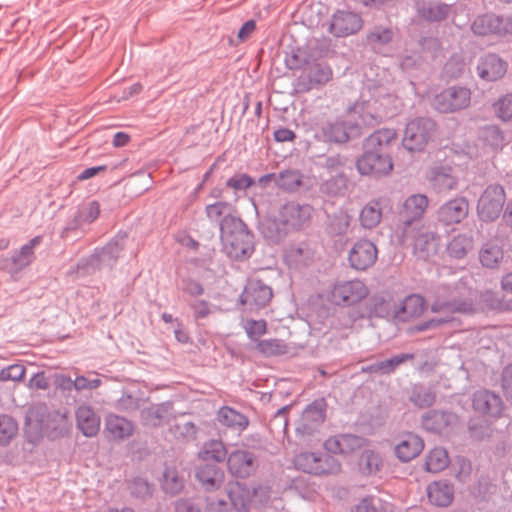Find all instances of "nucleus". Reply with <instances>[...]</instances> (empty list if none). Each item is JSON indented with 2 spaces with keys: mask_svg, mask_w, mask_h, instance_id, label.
Here are the masks:
<instances>
[{
  "mask_svg": "<svg viewBox=\"0 0 512 512\" xmlns=\"http://www.w3.org/2000/svg\"><path fill=\"white\" fill-rule=\"evenodd\" d=\"M396 136L394 129L383 128L365 139L364 153L356 161V168L361 175L380 177L392 171L393 162L389 146Z\"/></svg>",
  "mask_w": 512,
  "mask_h": 512,
  "instance_id": "f257e3e1",
  "label": "nucleus"
},
{
  "mask_svg": "<svg viewBox=\"0 0 512 512\" xmlns=\"http://www.w3.org/2000/svg\"><path fill=\"white\" fill-rule=\"evenodd\" d=\"M219 229L223 250L230 259L244 261L251 257L255 250L254 234L240 217L227 214Z\"/></svg>",
  "mask_w": 512,
  "mask_h": 512,
  "instance_id": "f03ea898",
  "label": "nucleus"
},
{
  "mask_svg": "<svg viewBox=\"0 0 512 512\" xmlns=\"http://www.w3.org/2000/svg\"><path fill=\"white\" fill-rule=\"evenodd\" d=\"M429 199L424 194H413L405 199L397 215V231L400 238L407 239L422 225Z\"/></svg>",
  "mask_w": 512,
  "mask_h": 512,
  "instance_id": "7ed1b4c3",
  "label": "nucleus"
},
{
  "mask_svg": "<svg viewBox=\"0 0 512 512\" xmlns=\"http://www.w3.org/2000/svg\"><path fill=\"white\" fill-rule=\"evenodd\" d=\"M436 122L429 117L410 120L405 128L402 145L410 152H421L436 132Z\"/></svg>",
  "mask_w": 512,
  "mask_h": 512,
  "instance_id": "20e7f679",
  "label": "nucleus"
},
{
  "mask_svg": "<svg viewBox=\"0 0 512 512\" xmlns=\"http://www.w3.org/2000/svg\"><path fill=\"white\" fill-rule=\"evenodd\" d=\"M506 201L505 189L502 185L489 184L480 195L476 211L479 219L485 223L494 222L499 218Z\"/></svg>",
  "mask_w": 512,
  "mask_h": 512,
  "instance_id": "39448f33",
  "label": "nucleus"
},
{
  "mask_svg": "<svg viewBox=\"0 0 512 512\" xmlns=\"http://www.w3.org/2000/svg\"><path fill=\"white\" fill-rule=\"evenodd\" d=\"M361 134V124L357 121L335 119L323 123L320 127L323 141L330 144H345L352 138L360 137Z\"/></svg>",
  "mask_w": 512,
  "mask_h": 512,
  "instance_id": "423d86ee",
  "label": "nucleus"
},
{
  "mask_svg": "<svg viewBox=\"0 0 512 512\" xmlns=\"http://www.w3.org/2000/svg\"><path fill=\"white\" fill-rule=\"evenodd\" d=\"M470 101V89L462 86H451L435 95L432 106L440 113H453L467 108Z\"/></svg>",
  "mask_w": 512,
  "mask_h": 512,
  "instance_id": "0eeeda50",
  "label": "nucleus"
},
{
  "mask_svg": "<svg viewBox=\"0 0 512 512\" xmlns=\"http://www.w3.org/2000/svg\"><path fill=\"white\" fill-rule=\"evenodd\" d=\"M259 466V457L249 449H235L228 455V471L237 479L244 480L256 475Z\"/></svg>",
  "mask_w": 512,
  "mask_h": 512,
  "instance_id": "6e6552de",
  "label": "nucleus"
},
{
  "mask_svg": "<svg viewBox=\"0 0 512 512\" xmlns=\"http://www.w3.org/2000/svg\"><path fill=\"white\" fill-rule=\"evenodd\" d=\"M327 402L321 397L309 403L303 410L296 432L302 436H311L319 431L326 419Z\"/></svg>",
  "mask_w": 512,
  "mask_h": 512,
  "instance_id": "1a4fd4ad",
  "label": "nucleus"
},
{
  "mask_svg": "<svg viewBox=\"0 0 512 512\" xmlns=\"http://www.w3.org/2000/svg\"><path fill=\"white\" fill-rule=\"evenodd\" d=\"M369 294L366 284L358 279L338 281L331 291V301L336 305L352 306L365 299Z\"/></svg>",
  "mask_w": 512,
  "mask_h": 512,
  "instance_id": "9d476101",
  "label": "nucleus"
},
{
  "mask_svg": "<svg viewBox=\"0 0 512 512\" xmlns=\"http://www.w3.org/2000/svg\"><path fill=\"white\" fill-rule=\"evenodd\" d=\"M273 297L272 288L260 279L247 281L239 301L250 311H258L266 307Z\"/></svg>",
  "mask_w": 512,
  "mask_h": 512,
  "instance_id": "9b49d317",
  "label": "nucleus"
},
{
  "mask_svg": "<svg viewBox=\"0 0 512 512\" xmlns=\"http://www.w3.org/2000/svg\"><path fill=\"white\" fill-rule=\"evenodd\" d=\"M28 419L36 421L41 429L51 430L55 436H63L68 432L66 416L59 411L50 412L45 404L30 408Z\"/></svg>",
  "mask_w": 512,
  "mask_h": 512,
  "instance_id": "f8f14e48",
  "label": "nucleus"
},
{
  "mask_svg": "<svg viewBox=\"0 0 512 512\" xmlns=\"http://www.w3.org/2000/svg\"><path fill=\"white\" fill-rule=\"evenodd\" d=\"M312 207L308 204H300L296 201H289L282 204L278 214L282 221L291 231L303 229L310 221Z\"/></svg>",
  "mask_w": 512,
  "mask_h": 512,
  "instance_id": "ddd939ff",
  "label": "nucleus"
},
{
  "mask_svg": "<svg viewBox=\"0 0 512 512\" xmlns=\"http://www.w3.org/2000/svg\"><path fill=\"white\" fill-rule=\"evenodd\" d=\"M377 257L376 245L368 239H360L350 249L348 261L354 270L366 271L375 264Z\"/></svg>",
  "mask_w": 512,
  "mask_h": 512,
  "instance_id": "4468645a",
  "label": "nucleus"
},
{
  "mask_svg": "<svg viewBox=\"0 0 512 512\" xmlns=\"http://www.w3.org/2000/svg\"><path fill=\"white\" fill-rule=\"evenodd\" d=\"M362 27L363 19L358 13L337 10L331 17L329 31L335 37H347L356 34Z\"/></svg>",
  "mask_w": 512,
  "mask_h": 512,
  "instance_id": "2eb2a0df",
  "label": "nucleus"
},
{
  "mask_svg": "<svg viewBox=\"0 0 512 512\" xmlns=\"http://www.w3.org/2000/svg\"><path fill=\"white\" fill-rule=\"evenodd\" d=\"M469 213V201L458 196L443 203L437 210V221L445 226L461 223Z\"/></svg>",
  "mask_w": 512,
  "mask_h": 512,
  "instance_id": "dca6fc26",
  "label": "nucleus"
},
{
  "mask_svg": "<svg viewBox=\"0 0 512 512\" xmlns=\"http://www.w3.org/2000/svg\"><path fill=\"white\" fill-rule=\"evenodd\" d=\"M409 240L413 241L414 253L423 260H428L438 252L439 235L424 226H420L413 236L407 239L401 238L402 242Z\"/></svg>",
  "mask_w": 512,
  "mask_h": 512,
  "instance_id": "f3484780",
  "label": "nucleus"
},
{
  "mask_svg": "<svg viewBox=\"0 0 512 512\" xmlns=\"http://www.w3.org/2000/svg\"><path fill=\"white\" fill-rule=\"evenodd\" d=\"M415 11L420 19L428 23H441L450 17L452 5L441 0H417Z\"/></svg>",
  "mask_w": 512,
  "mask_h": 512,
  "instance_id": "a211bd4d",
  "label": "nucleus"
},
{
  "mask_svg": "<svg viewBox=\"0 0 512 512\" xmlns=\"http://www.w3.org/2000/svg\"><path fill=\"white\" fill-rule=\"evenodd\" d=\"M398 303L390 292L383 291L373 294L366 302L368 317L397 319Z\"/></svg>",
  "mask_w": 512,
  "mask_h": 512,
  "instance_id": "6ab92c4d",
  "label": "nucleus"
},
{
  "mask_svg": "<svg viewBox=\"0 0 512 512\" xmlns=\"http://www.w3.org/2000/svg\"><path fill=\"white\" fill-rule=\"evenodd\" d=\"M471 31L477 36H505L507 28L504 26V17L493 12H487L475 17L471 24Z\"/></svg>",
  "mask_w": 512,
  "mask_h": 512,
  "instance_id": "aec40b11",
  "label": "nucleus"
},
{
  "mask_svg": "<svg viewBox=\"0 0 512 512\" xmlns=\"http://www.w3.org/2000/svg\"><path fill=\"white\" fill-rule=\"evenodd\" d=\"M368 444L365 437L355 434H338L328 438L324 442V448L332 454L348 455L362 449Z\"/></svg>",
  "mask_w": 512,
  "mask_h": 512,
  "instance_id": "412c9836",
  "label": "nucleus"
},
{
  "mask_svg": "<svg viewBox=\"0 0 512 512\" xmlns=\"http://www.w3.org/2000/svg\"><path fill=\"white\" fill-rule=\"evenodd\" d=\"M315 251L306 241L290 244L284 251V262L290 269H301L312 264Z\"/></svg>",
  "mask_w": 512,
  "mask_h": 512,
  "instance_id": "4be33fe9",
  "label": "nucleus"
},
{
  "mask_svg": "<svg viewBox=\"0 0 512 512\" xmlns=\"http://www.w3.org/2000/svg\"><path fill=\"white\" fill-rule=\"evenodd\" d=\"M472 407L482 415L498 417L503 411V401L498 394L481 389L473 393Z\"/></svg>",
  "mask_w": 512,
  "mask_h": 512,
  "instance_id": "5701e85b",
  "label": "nucleus"
},
{
  "mask_svg": "<svg viewBox=\"0 0 512 512\" xmlns=\"http://www.w3.org/2000/svg\"><path fill=\"white\" fill-rule=\"evenodd\" d=\"M478 76L487 82L497 81L502 78L507 71V63L497 54L488 53L480 57L477 63Z\"/></svg>",
  "mask_w": 512,
  "mask_h": 512,
  "instance_id": "b1692460",
  "label": "nucleus"
},
{
  "mask_svg": "<svg viewBox=\"0 0 512 512\" xmlns=\"http://www.w3.org/2000/svg\"><path fill=\"white\" fill-rule=\"evenodd\" d=\"M195 478L205 491H215L223 484L224 472L216 463H201L196 467Z\"/></svg>",
  "mask_w": 512,
  "mask_h": 512,
  "instance_id": "393cba45",
  "label": "nucleus"
},
{
  "mask_svg": "<svg viewBox=\"0 0 512 512\" xmlns=\"http://www.w3.org/2000/svg\"><path fill=\"white\" fill-rule=\"evenodd\" d=\"M429 502L437 507H448L454 500V485L447 479L433 481L427 486Z\"/></svg>",
  "mask_w": 512,
  "mask_h": 512,
  "instance_id": "a878e982",
  "label": "nucleus"
},
{
  "mask_svg": "<svg viewBox=\"0 0 512 512\" xmlns=\"http://www.w3.org/2000/svg\"><path fill=\"white\" fill-rule=\"evenodd\" d=\"M424 448L423 439L413 433L404 434L399 443L395 446L397 458L404 463L416 458Z\"/></svg>",
  "mask_w": 512,
  "mask_h": 512,
  "instance_id": "bb28decb",
  "label": "nucleus"
},
{
  "mask_svg": "<svg viewBox=\"0 0 512 512\" xmlns=\"http://www.w3.org/2000/svg\"><path fill=\"white\" fill-rule=\"evenodd\" d=\"M259 230L266 240L274 244L281 242L290 233L278 213L263 219L259 224Z\"/></svg>",
  "mask_w": 512,
  "mask_h": 512,
  "instance_id": "cd10ccee",
  "label": "nucleus"
},
{
  "mask_svg": "<svg viewBox=\"0 0 512 512\" xmlns=\"http://www.w3.org/2000/svg\"><path fill=\"white\" fill-rule=\"evenodd\" d=\"M76 421L78 429L86 437H94L100 430V417L88 405H81L77 408Z\"/></svg>",
  "mask_w": 512,
  "mask_h": 512,
  "instance_id": "c85d7f7f",
  "label": "nucleus"
},
{
  "mask_svg": "<svg viewBox=\"0 0 512 512\" xmlns=\"http://www.w3.org/2000/svg\"><path fill=\"white\" fill-rule=\"evenodd\" d=\"M426 309V300L420 294L406 296L397 306V319L408 321L411 318L419 317Z\"/></svg>",
  "mask_w": 512,
  "mask_h": 512,
  "instance_id": "c756f323",
  "label": "nucleus"
},
{
  "mask_svg": "<svg viewBox=\"0 0 512 512\" xmlns=\"http://www.w3.org/2000/svg\"><path fill=\"white\" fill-rule=\"evenodd\" d=\"M453 168L448 165L433 167L430 175V182L433 188L441 193L457 188L458 179L452 174Z\"/></svg>",
  "mask_w": 512,
  "mask_h": 512,
  "instance_id": "7c9ffc66",
  "label": "nucleus"
},
{
  "mask_svg": "<svg viewBox=\"0 0 512 512\" xmlns=\"http://www.w3.org/2000/svg\"><path fill=\"white\" fill-rule=\"evenodd\" d=\"M126 238L125 232H119L104 247L95 250L103 267H112L117 262L120 253L124 250Z\"/></svg>",
  "mask_w": 512,
  "mask_h": 512,
  "instance_id": "2f4dec72",
  "label": "nucleus"
},
{
  "mask_svg": "<svg viewBox=\"0 0 512 512\" xmlns=\"http://www.w3.org/2000/svg\"><path fill=\"white\" fill-rule=\"evenodd\" d=\"M434 313H472L474 311L473 300L469 297H453L449 300H436L431 305Z\"/></svg>",
  "mask_w": 512,
  "mask_h": 512,
  "instance_id": "473e14b6",
  "label": "nucleus"
},
{
  "mask_svg": "<svg viewBox=\"0 0 512 512\" xmlns=\"http://www.w3.org/2000/svg\"><path fill=\"white\" fill-rule=\"evenodd\" d=\"M452 418V413L433 409L422 416L421 425L427 431L441 433L451 424Z\"/></svg>",
  "mask_w": 512,
  "mask_h": 512,
  "instance_id": "72a5a7b5",
  "label": "nucleus"
},
{
  "mask_svg": "<svg viewBox=\"0 0 512 512\" xmlns=\"http://www.w3.org/2000/svg\"><path fill=\"white\" fill-rule=\"evenodd\" d=\"M42 241L43 237L41 235H37L12 253L13 262L17 266L19 272L34 262L36 259L35 248L39 246Z\"/></svg>",
  "mask_w": 512,
  "mask_h": 512,
  "instance_id": "f704fd0d",
  "label": "nucleus"
},
{
  "mask_svg": "<svg viewBox=\"0 0 512 512\" xmlns=\"http://www.w3.org/2000/svg\"><path fill=\"white\" fill-rule=\"evenodd\" d=\"M436 391L433 387L423 383H415L409 392V401L416 407L424 409L431 407L436 402Z\"/></svg>",
  "mask_w": 512,
  "mask_h": 512,
  "instance_id": "c9c22d12",
  "label": "nucleus"
},
{
  "mask_svg": "<svg viewBox=\"0 0 512 512\" xmlns=\"http://www.w3.org/2000/svg\"><path fill=\"white\" fill-rule=\"evenodd\" d=\"M217 419L222 425L240 432L249 425V419L246 415L228 406L219 409Z\"/></svg>",
  "mask_w": 512,
  "mask_h": 512,
  "instance_id": "e433bc0d",
  "label": "nucleus"
},
{
  "mask_svg": "<svg viewBox=\"0 0 512 512\" xmlns=\"http://www.w3.org/2000/svg\"><path fill=\"white\" fill-rule=\"evenodd\" d=\"M105 430L112 439H124L132 435L133 425L126 418L109 415L105 421Z\"/></svg>",
  "mask_w": 512,
  "mask_h": 512,
  "instance_id": "4c0bfd02",
  "label": "nucleus"
},
{
  "mask_svg": "<svg viewBox=\"0 0 512 512\" xmlns=\"http://www.w3.org/2000/svg\"><path fill=\"white\" fill-rule=\"evenodd\" d=\"M348 112L357 115L361 124L367 127H373L381 121V116L375 113L370 100L356 101L348 108Z\"/></svg>",
  "mask_w": 512,
  "mask_h": 512,
  "instance_id": "58836bf2",
  "label": "nucleus"
},
{
  "mask_svg": "<svg viewBox=\"0 0 512 512\" xmlns=\"http://www.w3.org/2000/svg\"><path fill=\"white\" fill-rule=\"evenodd\" d=\"M383 201V198L371 200L362 208L359 219L364 228L371 229L380 223Z\"/></svg>",
  "mask_w": 512,
  "mask_h": 512,
  "instance_id": "ea45409f",
  "label": "nucleus"
},
{
  "mask_svg": "<svg viewBox=\"0 0 512 512\" xmlns=\"http://www.w3.org/2000/svg\"><path fill=\"white\" fill-rule=\"evenodd\" d=\"M474 241L471 236L458 234L454 236L446 247V252L453 259H463L473 249Z\"/></svg>",
  "mask_w": 512,
  "mask_h": 512,
  "instance_id": "a19ab883",
  "label": "nucleus"
},
{
  "mask_svg": "<svg viewBox=\"0 0 512 512\" xmlns=\"http://www.w3.org/2000/svg\"><path fill=\"white\" fill-rule=\"evenodd\" d=\"M349 225L350 216L346 212L340 210L332 215H328L325 231L331 237L343 236L346 234Z\"/></svg>",
  "mask_w": 512,
  "mask_h": 512,
  "instance_id": "79ce46f5",
  "label": "nucleus"
},
{
  "mask_svg": "<svg viewBox=\"0 0 512 512\" xmlns=\"http://www.w3.org/2000/svg\"><path fill=\"white\" fill-rule=\"evenodd\" d=\"M504 257L503 249L494 243L487 242L479 252V260L482 266L494 269L499 266Z\"/></svg>",
  "mask_w": 512,
  "mask_h": 512,
  "instance_id": "37998d69",
  "label": "nucleus"
},
{
  "mask_svg": "<svg viewBox=\"0 0 512 512\" xmlns=\"http://www.w3.org/2000/svg\"><path fill=\"white\" fill-rule=\"evenodd\" d=\"M161 487L166 494H179L184 488V479L175 467H166L163 471Z\"/></svg>",
  "mask_w": 512,
  "mask_h": 512,
  "instance_id": "c03bdc74",
  "label": "nucleus"
},
{
  "mask_svg": "<svg viewBox=\"0 0 512 512\" xmlns=\"http://www.w3.org/2000/svg\"><path fill=\"white\" fill-rule=\"evenodd\" d=\"M479 139L494 150L505 145L504 132L497 125H485L479 130Z\"/></svg>",
  "mask_w": 512,
  "mask_h": 512,
  "instance_id": "a18cd8bd",
  "label": "nucleus"
},
{
  "mask_svg": "<svg viewBox=\"0 0 512 512\" xmlns=\"http://www.w3.org/2000/svg\"><path fill=\"white\" fill-rule=\"evenodd\" d=\"M255 349L264 357H277L289 352V346L282 339L258 340Z\"/></svg>",
  "mask_w": 512,
  "mask_h": 512,
  "instance_id": "49530a36",
  "label": "nucleus"
},
{
  "mask_svg": "<svg viewBox=\"0 0 512 512\" xmlns=\"http://www.w3.org/2000/svg\"><path fill=\"white\" fill-rule=\"evenodd\" d=\"M303 184V175L299 170L287 169L279 172L276 179V187L295 192Z\"/></svg>",
  "mask_w": 512,
  "mask_h": 512,
  "instance_id": "de8ad7c7",
  "label": "nucleus"
},
{
  "mask_svg": "<svg viewBox=\"0 0 512 512\" xmlns=\"http://www.w3.org/2000/svg\"><path fill=\"white\" fill-rule=\"evenodd\" d=\"M393 38L394 32L392 28L376 25L367 32L365 40L368 45L376 48L377 46L389 44Z\"/></svg>",
  "mask_w": 512,
  "mask_h": 512,
  "instance_id": "09e8293b",
  "label": "nucleus"
},
{
  "mask_svg": "<svg viewBox=\"0 0 512 512\" xmlns=\"http://www.w3.org/2000/svg\"><path fill=\"white\" fill-rule=\"evenodd\" d=\"M449 465L448 452L442 447L432 449L426 457L425 467L428 472L437 473Z\"/></svg>",
  "mask_w": 512,
  "mask_h": 512,
  "instance_id": "8fccbe9b",
  "label": "nucleus"
},
{
  "mask_svg": "<svg viewBox=\"0 0 512 512\" xmlns=\"http://www.w3.org/2000/svg\"><path fill=\"white\" fill-rule=\"evenodd\" d=\"M229 504L231 509L234 508L237 512H249L251 508L252 498L250 491L247 488L238 487L231 489L228 492Z\"/></svg>",
  "mask_w": 512,
  "mask_h": 512,
  "instance_id": "3c124183",
  "label": "nucleus"
},
{
  "mask_svg": "<svg viewBox=\"0 0 512 512\" xmlns=\"http://www.w3.org/2000/svg\"><path fill=\"white\" fill-rule=\"evenodd\" d=\"M128 489L132 497L141 500L151 498L154 493V485L140 476L134 477L128 482Z\"/></svg>",
  "mask_w": 512,
  "mask_h": 512,
  "instance_id": "603ef678",
  "label": "nucleus"
},
{
  "mask_svg": "<svg viewBox=\"0 0 512 512\" xmlns=\"http://www.w3.org/2000/svg\"><path fill=\"white\" fill-rule=\"evenodd\" d=\"M359 466L363 474H376L382 466V458L374 450H364L359 459Z\"/></svg>",
  "mask_w": 512,
  "mask_h": 512,
  "instance_id": "864d4df0",
  "label": "nucleus"
},
{
  "mask_svg": "<svg viewBox=\"0 0 512 512\" xmlns=\"http://www.w3.org/2000/svg\"><path fill=\"white\" fill-rule=\"evenodd\" d=\"M18 433V423L10 415H0V445L7 446Z\"/></svg>",
  "mask_w": 512,
  "mask_h": 512,
  "instance_id": "5fc2aeb1",
  "label": "nucleus"
},
{
  "mask_svg": "<svg viewBox=\"0 0 512 512\" xmlns=\"http://www.w3.org/2000/svg\"><path fill=\"white\" fill-rule=\"evenodd\" d=\"M332 453L326 450L325 453L318 452V460L319 468L316 469L315 475H328V474H337L341 470L340 462L331 455Z\"/></svg>",
  "mask_w": 512,
  "mask_h": 512,
  "instance_id": "6e6d98bb",
  "label": "nucleus"
},
{
  "mask_svg": "<svg viewBox=\"0 0 512 512\" xmlns=\"http://www.w3.org/2000/svg\"><path fill=\"white\" fill-rule=\"evenodd\" d=\"M318 452H302L295 456V467L305 473L315 475L319 468Z\"/></svg>",
  "mask_w": 512,
  "mask_h": 512,
  "instance_id": "4d7b16f0",
  "label": "nucleus"
},
{
  "mask_svg": "<svg viewBox=\"0 0 512 512\" xmlns=\"http://www.w3.org/2000/svg\"><path fill=\"white\" fill-rule=\"evenodd\" d=\"M103 267L96 252L88 257L81 258L76 264V272L80 276H87L94 274L96 271Z\"/></svg>",
  "mask_w": 512,
  "mask_h": 512,
  "instance_id": "13d9d810",
  "label": "nucleus"
},
{
  "mask_svg": "<svg viewBox=\"0 0 512 512\" xmlns=\"http://www.w3.org/2000/svg\"><path fill=\"white\" fill-rule=\"evenodd\" d=\"M347 188V178L344 174H338L321 185V191L330 196H337Z\"/></svg>",
  "mask_w": 512,
  "mask_h": 512,
  "instance_id": "bf43d9fd",
  "label": "nucleus"
},
{
  "mask_svg": "<svg viewBox=\"0 0 512 512\" xmlns=\"http://www.w3.org/2000/svg\"><path fill=\"white\" fill-rule=\"evenodd\" d=\"M452 320H453V318H451V317L431 318V319H428V320H425V321H422V322H419V323H416V324L410 326L408 328V333L410 335H413V334L425 332L428 330H435V329L442 327L445 324H448Z\"/></svg>",
  "mask_w": 512,
  "mask_h": 512,
  "instance_id": "052dcab7",
  "label": "nucleus"
},
{
  "mask_svg": "<svg viewBox=\"0 0 512 512\" xmlns=\"http://www.w3.org/2000/svg\"><path fill=\"white\" fill-rule=\"evenodd\" d=\"M167 412L168 404L162 403L143 409L141 411V417L146 423L152 426H158Z\"/></svg>",
  "mask_w": 512,
  "mask_h": 512,
  "instance_id": "680f3d73",
  "label": "nucleus"
},
{
  "mask_svg": "<svg viewBox=\"0 0 512 512\" xmlns=\"http://www.w3.org/2000/svg\"><path fill=\"white\" fill-rule=\"evenodd\" d=\"M415 359V354L413 353H400L394 355L393 357L381 361L382 364V375H390L393 374L400 365L405 364L408 361H412Z\"/></svg>",
  "mask_w": 512,
  "mask_h": 512,
  "instance_id": "e2e57ef3",
  "label": "nucleus"
},
{
  "mask_svg": "<svg viewBox=\"0 0 512 512\" xmlns=\"http://www.w3.org/2000/svg\"><path fill=\"white\" fill-rule=\"evenodd\" d=\"M255 184V179L246 173H236L230 177L225 186L233 189L235 192L246 191Z\"/></svg>",
  "mask_w": 512,
  "mask_h": 512,
  "instance_id": "0e129e2a",
  "label": "nucleus"
},
{
  "mask_svg": "<svg viewBox=\"0 0 512 512\" xmlns=\"http://www.w3.org/2000/svg\"><path fill=\"white\" fill-rule=\"evenodd\" d=\"M204 453L207 455V458H211L218 463L228 459L229 455L224 443L221 440H211L209 443H207Z\"/></svg>",
  "mask_w": 512,
  "mask_h": 512,
  "instance_id": "69168bd1",
  "label": "nucleus"
},
{
  "mask_svg": "<svg viewBox=\"0 0 512 512\" xmlns=\"http://www.w3.org/2000/svg\"><path fill=\"white\" fill-rule=\"evenodd\" d=\"M75 213L80 217L83 223L91 224L100 215V204L98 201L93 200L86 205L79 207Z\"/></svg>",
  "mask_w": 512,
  "mask_h": 512,
  "instance_id": "338daca9",
  "label": "nucleus"
},
{
  "mask_svg": "<svg viewBox=\"0 0 512 512\" xmlns=\"http://www.w3.org/2000/svg\"><path fill=\"white\" fill-rule=\"evenodd\" d=\"M494 109L500 119L504 121L512 119V94L500 98L494 104Z\"/></svg>",
  "mask_w": 512,
  "mask_h": 512,
  "instance_id": "774afa93",
  "label": "nucleus"
}]
</instances>
